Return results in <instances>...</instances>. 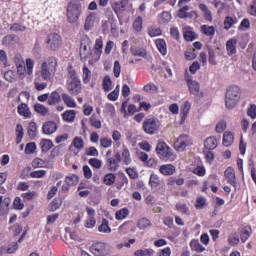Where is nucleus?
<instances>
[{"label":"nucleus","instance_id":"4c0bfd02","mask_svg":"<svg viewBox=\"0 0 256 256\" xmlns=\"http://www.w3.org/2000/svg\"><path fill=\"white\" fill-rule=\"evenodd\" d=\"M98 231L100 233H106V234L111 233V227L109 226V220L103 218L101 225L98 226Z\"/></svg>","mask_w":256,"mask_h":256},{"label":"nucleus","instance_id":"9d476101","mask_svg":"<svg viewBox=\"0 0 256 256\" xmlns=\"http://www.w3.org/2000/svg\"><path fill=\"white\" fill-rule=\"evenodd\" d=\"M67 90L70 92V95H79L81 93V80L79 78L67 80Z\"/></svg>","mask_w":256,"mask_h":256},{"label":"nucleus","instance_id":"f257e3e1","mask_svg":"<svg viewBox=\"0 0 256 256\" xmlns=\"http://www.w3.org/2000/svg\"><path fill=\"white\" fill-rule=\"evenodd\" d=\"M57 67H59V62L55 56H49L45 59L40 66V77L43 81H51L57 73Z\"/></svg>","mask_w":256,"mask_h":256},{"label":"nucleus","instance_id":"423d86ee","mask_svg":"<svg viewBox=\"0 0 256 256\" xmlns=\"http://www.w3.org/2000/svg\"><path fill=\"white\" fill-rule=\"evenodd\" d=\"M193 145V139L187 134H181L174 143L175 151L182 152Z\"/></svg>","mask_w":256,"mask_h":256},{"label":"nucleus","instance_id":"a878e982","mask_svg":"<svg viewBox=\"0 0 256 256\" xmlns=\"http://www.w3.org/2000/svg\"><path fill=\"white\" fill-rule=\"evenodd\" d=\"M189 245L191 251H194L195 253H203V251H205L203 244L197 239L191 240Z\"/></svg>","mask_w":256,"mask_h":256},{"label":"nucleus","instance_id":"1a4fd4ad","mask_svg":"<svg viewBox=\"0 0 256 256\" xmlns=\"http://www.w3.org/2000/svg\"><path fill=\"white\" fill-rule=\"evenodd\" d=\"M121 163V153L117 152L112 157L107 158L106 165L111 173H115V171L119 170Z\"/></svg>","mask_w":256,"mask_h":256},{"label":"nucleus","instance_id":"7c9ffc66","mask_svg":"<svg viewBox=\"0 0 256 256\" xmlns=\"http://www.w3.org/2000/svg\"><path fill=\"white\" fill-rule=\"evenodd\" d=\"M95 25V13H90L85 20L84 29L85 31H91Z\"/></svg>","mask_w":256,"mask_h":256},{"label":"nucleus","instance_id":"412c9836","mask_svg":"<svg viewBox=\"0 0 256 256\" xmlns=\"http://www.w3.org/2000/svg\"><path fill=\"white\" fill-rule=\"evenodd\" d=\"M217 145H219V143L214 136H210L204 141V149L208 151H214V149H217Z\"/></svg>","mask_w":256,"mask_h":256},{"label":"nucleus","instance_id":"4468645a","mask_svg":"<svg viewBox=\"0 0 256 256\" xmlns=\"http://www.w3.org/2000/svg\"><path fill=\"white\" fill-rule=\"evenodd\" d=\"M127 5H129V0H120L112 4V9L116 15H121L127 9Z\"/></svg>","mask_w":256,"mask_h":256},{"label":"nucleus","instance_id":"3c124183","mask_svg":"<svg viewBox=\"0 0 256 256\" xmlns=\"http://www.w3.org/2000/svg\"><path fill=\"white\" fill-rule=\"evenodd\" d=\"M122 159L124 165H131V153L129 152V149L124 148L122 151Z\"/></svg>","mask_w":256,"mask_h":256},{"label":"nucleus","instance_id":"4be33fe9","mask_svg":"<svg viewBox=\"0 0 256 256\" xmlns=\"http://www.w3.org/2000/svg\"><path fill=\"white\" fill-rule=\"evenodd\" d=\"M61 103V94L57 92V90L52 91L51 94H48V101L47 105L53 106V105H59Z\"/></svg>","mask_w":256,"mask_h":256},{"label":"nucleus","instance_id":"f8f14e48","mask_svg":"<svg viewBox=\"0 0 256 256\" xmlns=\"http://www.w3.org/2000/svg\"><path fill=\"white\" fill-rule=\"evenodd\" d=\"M185 81L187 83V87L192 95H199V91L201 89V86L199 85V82L194 81L191 79V77L186 76Z\"/></svg>","mask_w":256,"mask_h":256},{"label":"nucleus","instance_id":"a211bd4d","mask_svg":"<svg viewBox=\"0 0 256 256\" xmlns=\"http://www.w3.org/2000/svg\"><path fill=\"white\" fill-rule=\"evenodd\" d=\"M175 165L173 164H163L159 167V172L161 175H164V177H169L171 175H175Z\"/></svg>","mask_w":256,"mask_h":256},{"label":"nucleus","instance_id":"2f4dec72","mask_svg":"<svg viewBox=\"0 0 256 256\" xmlns=\"http://www.w3.org/2000/svg\"><path fill=\"white\" fill-rule=\"evenodd\" d=\"M130 53L133 57H147V50L144 48H139L137 46H132L130 48Z\"/></svg>","mask_w":256,"mask_h":256},{"label":"nucleus","instance_id":"338daca9","mask_svg":"<svg viewBox=\"0 0 256 256\" xmlns=\"http://www.w3.org/2000/svg\"><path fill=\"white\" fill-rule=\"evenodd\" d=\"M10 31H14V32L20 31L21 33H23L24 31H27V27L19 23H14L11 25Z\"/></svg>","mask_w":256,"mask_h":256},{"label":"nucleus","instance_id":"052dcab7","mask_svg":"<svg viewBox=\"0 0 256 256\" xmlns=\"http://www.w3.org/2000/svg\"><path fill=\"white\" fill-rule=\"evenodd\" d=\"M35 67V61L33 59H26V73L27 75H33V68Z\"/></svg>","mask_w":256,"mask_h":256},{"label":"nucleus","instance_id":"8fccbe9b","mask_svg":"<svg viewBox=\"0 0 256 256\" xmlns=\"http://www.w3.org/2000/svg\"><path fill=\"white\" fill-rule=\"evenodd\" d=\"M90 125L94 127V129H101V120L97 119V114H92L90 117Z\"/></svg>","mask_w":256,"mask_h":256},{"label":"nucleus","instance_id":"49530a36","mask_svg":"<svg viewBox=\"0 0 256 256\" xmlns=\"http://www.w3.org/2000/svg\"><path fill=\"white\" fill-rule=\"evenodd\" d=\"M149 185L152 188L159 187L161 185V179L157 174H151L149 179Z\"/></svg>","mask_w":256,"mask_h":256},{"label":"nucleus","instance_id":"680f3d73","mask_svg":"<svg viewBox=\"0 0 256 256\" xmlns=\"http://www.w3.org/2000/svg\"><path fill=\"white\" fill-rule=\"evenodd\" d=\"M72 145H74L75 149L81 150L84 147L83 138L76 136L73 139Z\"/></svg>","mask_w":256,"mask_h":256},{"label":"nucleus","instance_id":"ddd939ff","mask_svg":"<svg viewBox=\"0 0 256 256\" xmlns=\"http://www.w3.org/2000/svg\"><path fill=\"white\" fill-rule=\"evenodd\" d=\"M198 9L203 14L205 21H208V23H213V13L211 12L207 4L205 3L198 4Z\"/></svg>","mask_w":256,"mask_h":256},{"label":"nucleus","instance_id":"dca6fc26","mask_svg":"<svg viewBox=\"0 0 256 256\" xmlns=\"http://www.w3.org/2000/svg\"><path fill=\"white\" fill-rule=\"evenodd\" d=\"M224 175L227 179V183H229V185H232V187H236L237 177L235 176V169H233V167H228L225 170Z\"/></svg>","mask_w":256,"mask_h":256},{"label":"nucleus","instance_id":"cd10ccee","mask_svg":"<svg viewBox=\"0 0 256 256\" xmlns=\"http://www.w3.org/2000/svg\"><path fill=\"white\" fill-rule=\"evenodd\" d=\"M200 31L206 37H215V27L204 24L200 27Z\"/></svg>","mask_w":256,"mask_h":256},{"label":"nucleus","instance_id":"864d4df0","mask_svg":"<svg viewBox=\"0 0 256 256\" xmlns=\"http://www.w3.org/2000/svg\"><path fill=\"white\" fill-rule=\"evenodd\" d=\"M138 229H147V227H151V220L147 218H141L137 223Z\"/></svg>","mask_w":256,"mask_h":256},{"label":"nucleus","instance_id":"de8ad7c7","mask_svg":"<svg viewBox=\"0 0 256 256\" xmlns=\"http://www.w3.org/2000/svg\"><path fill=\"white\" fill-rule=\"evenodd\" d=\"M15 42V35L8 34L2 38V45L5 47H11L13 43Z\"/></svg>","mask_w":256,"mask_h":256},{"label":"nucleus","instance_id":"6e6552de","mask_svg":"<svg viewBox=\"0 0 256 256\" xmlns=\"http://www.w3.org/2000/svg\"><path fill=\"white\" fill-rule=\"evenodd\" d=\"M46 43L50 51H57L60 49L63 43V40L61 39V35L57 33H52L48 35Z\"/></svg>","mask_w":256,"mask_h":256},{"label":"nucleus","instance_id":"0e129e2a","mask_svg":"<svg viewBox=\"0 0 256 256\" xmlns=\"http://www.w3.org/2000/svg\"><path fill=\"white\" fill-rule=\"evenodd\" d=\"M212 5L215 9H218V13H223V9H225V2L221 0H213Z\"/></svg>","mask_w":256,"mask_h":256},{"label":"nucleus","instance_id":"72a5a7b5","mask_svg":"<svg viewBox=\"0 0 256 256\" xmlns=\"http://www.w3.org/2000/svg\"><path fill=\"white\" fill-rule=\"evenodd\" d=\"M177 16L179 17V19H189V17H193V15L189 13L188 5L181 6L180 9L178 10Z\"/></svg>","mask_w":256,"mask_h":256},{"label":"nucleus","instance_id":"37998d69","mask_svg":"<svg viewBox=\"0 0 256 256\" xmlns=\"http://www.w3.org/2000/svg\"><path fill=\"white\" fill-rule=\"evenodd\" d=\"M171 19H172L171 12L164 11L159 16V23H161L162 25H167V23H169Z\"/></svg>","mask_w":256,"mask_h":256},{"label":"nucleus","instance_id":"bf43d9fd","mask_svg":"<svg viewBox=\"0 0 256 256\" xmlns=\"http://www.w3.org/2000/svg\"><path fill=\"white\" fill-rule=\"evenodd\" d=\"M95 225H97V219H95V217H87L85 222H84V226L86 227V229H93V227H95Z\"/></svg>","mask_w":256,"mask_h":256},{"label":"nucleus","instance_id":"09e8293b","mask_svg":"<svg viewBox=\"0 0 256 256\" xmlns=\"http://www.w3.org/2000/svg\"><path fill=\"white\" fill-rule=\"evenodd\" d=\"M228 245L231 247H235L240 242L239 235L237 232H234L228 236Z\"/></svg>","mask_w":256,"mask_h":256},{"label":"nucleus","instance_id":"13d9d810","mask_svg":"<svg viewBox=\"0 0 256 256\" xmlns=\"http://www.w3.org/2000/svg\"><path fill=\"white\" fill-rule=\"evenodd\" d=\"M175 207H176V211H178L179 213H182V215L189 214V207L187 206V204L177 203Z\"/></svg>","mask_w":256,"mask_h":256},{"label":"nucleus","instance_id":"f3484780","mask_svg":"<svg viewBox=\"0 0 256 256\" xmlns=\"http://www.w3.org/2000/svg\"><path fill=\"white\" fill-rule=\"evenodd\" d=\"M57 131V123L54 121H47L42 126V133L44 135H53Z\"/></svg>","mask_w":256,"mask_h":256},{"label":"nucleus","instance_id":"603ef678","mask_svg":"<svg viewBox=\"0 0 256 256\" xmlns=\"http://www.w3.org/2000/svg\"><path fill=\"white\" fill-rule=\"evenodd\" d=\"M183 37L185 41H195V39H197V33L193 30H186L184 31Z\"/></svg>","mask_w":256,"mask_h":256},{"label":"nucleus","instance_id":"aec40b11","mask_svg":"<svg viewBox=\"0 0 256 256\" xmlns=\"http://www.w3.org/2000/svg\"><path fill=\"white\" fill-rule=\"evenodd\" d=\"M189 111H191V103H189V101H185L180 109V117L182 123H185V121H187Z\"/></svg>","mask_w":256,"mask_h":256},{"label":"nucleus","instance_id":"c9c22d12","mask_svg":"<svg viewBox=\"0 0 256 256\" xmlns=\"http://www.w3.org/2000/svg\"><path fill=\"white\" fill-rule=\"evenodd\" d=\"M27 134L30 139H35V137H37V123L30 122L28 124Z\"/></svg>","mask_w":256,"mask_h":256},{"label":"nucleus","instance_id":"774afa93","mask_svg":"<svg viewBox=\"0 0 256 256\" xmlns=\"http://www.w3.org/2000/svg\"><path fill=\"white\" fill-rule=\"evenodd\" d=\"M247 13L252 17H256V0H252L251 4L247 8Z\"/></svg>","mask_w":256,"mask_h":256},{"label":"nucleus","instance_id":"2eb2a0df","mask_svg":"<svg viewBox=\"0 0 256 256\" xmlns=\"http://www.w3.org/2000/svg\"><path fill=\"white\" fill-rule=\"evenodd\" d=\"M226 51L229 57H233L237 53V38H230L226 42Z\"/></svg>","mask_w":256,"mask_h":256},{"label":"nucleus","instance_id":"39448f33","mask_svg":"<svg viewBox=\"0 0 256 256\" xmlns=\"http://www.w3.org/2000/svg\"><path fill=\"white\" fill-rule=\"evenodd\" d=\"M143 131L144 133H147V135H155L156 133H159V121L157 118H147L143 122Z\"/></svg>","mask_w":256,"mask_h":256},{"label":"nucleus","instance_id":"7ed1b4c3","mask_svg":"<svg viewBox=\"0 0 256 256\" xmlns=\"http://www.w3.org/2000/svg\"><path fill=\"white\" fill-rule=\"evenodd\" d=\"M81 13H83V9L81 7V3L69 2L66 10V17L68 23L71 25H75V23H79V17H81Z\"/></svg>","mask_w":256,"mask_h":256},{"label":"nucleus","instance_id":"0eeeda50","mask_svg":"<svg viewBox=\"0 0 256 256\" xmlns=\"http://www.w3.org/2000/svg\"><path fill=\"white\" fill-rule=\"evenodd\" d=\"M90 253L94 256H107L109 255V249H107V243L95 242L89 248Z\"/></svg>","mask_w":256,"mask_h":256},{"label":"nucleus","instance_id":"69168bd1","mask_svg":"<svg viewBox=\"0 0 256 256\" xmlns=\"http://www.w3.org/2000/svg\"><path fill=\"white\" fill-rule=\"evenodd\" d=\"M162 31L159 27H150L148 29V35L149 37H159L161 35Z\"/></svg>","mask_w":256,"mask_h":256},{"label":"nucleus","instance_id":"5701e85b","mask_svg":"<svg viewBox=\"0 0 256 256\" xmlns=\"http://www.w3.org/2000/svg\"><path fill=\"white\" fill-rule=\"evenodd\" d=\"M234 141H235V136L233 135V132L231 131L224 132L223 139H222V145H224V147H231Z\"/></svg>","mask_w":256,"mask_h":256},{"label":"nucleus","instance_id":"79ce46f5","mask_svg":"<svg viewBox=\"0 0 256 256\" xmlns=\"http://www.w3.org/2000/svg\"><path fill=\"white\" fill-rule=\"evenodd\" d=\"M62 100L64 101L66 106H68L72 109H75V107H77L75 100L71 96H69V94H63Z\"/></svg>","mask_w":256,"mask_h":256},{"label":"nucleus","instance_id":"a18cd8bd","mask_svg":"<svg viewBox=\"0 0 256 256\" xmlns=\"http://www.w3.org/2000/svg\"><path fill=\"white\" fill-rule=\"evenodd\" d=\"M134 255L135 256H153L155 255V250L151 248L140 249V250H136L134 252Z\"/></svg>","mask_w":256,"mask_h":256},{"label":"nucleus","instance_id":"4d7b16f0","mask_svg":"<svg viewBox=\"0 0 256 256\" xmlns=\"http://www.w3.org/2000/svg\"><path fill=\"white\" fill-rule=\"evenodd\" d=\"M204 158L206 159V163H209L210 165L213 163L215 160V154L211 152V150L205 149L203 151Z\"/></svg>","mask_w":256,"mask_h":256},{"label":"nucleus","instance_id":"20e7f679","mask_svg":"<svg viewBox=\"0 0 256 256\" xmlns=\"http://www.w3.org/2000/svg\"><path fill=\"white\" fill-rule=\"evenodd\" d=\"M156 153L162 161L173 162L177 159V155L173 153V149L165 142H159L156 146Z\"/></svg>","mask_w":256,"mask_h":256},{"label":"nucleus","instance_id":"b1692460","mask_svg":"<svg viewBox=\"0 0 256 256\" xmlns=\"http://www.w3.org/2000/svg\"><path fill=\"white\" fill-rule=\"evenodd\" d=\"M132 29L136 35L143 31V17L138 16L134 19L132 23Z\"/></svg>","mask_w":256,"mask_h":256},{"label":"nucleus","instance_id":"6e6d98bb","mask_svg":"<svg viewBox=\"0 0 256 256\" xmlns=\"http://www.w3.org/2000/svg\"><path fill=\"white\" fill-rule=\"evenodd\" d=\"M63 205V200L61 198H55L51 203H50V211L54 212L59 209Z\"/></svg>","mask_w":256,"mask_h":256},{"label":"nucleus","instance_id":"c756f323","mask_svg":"<svg viewBox=\"0 0 256 256\" xmlns=\"http://www.w3.org/2000/svg\"><path fill=\"white\" fill-rule=\"evenodd\" d=\"M34 111L35 113H38V115H41L42 117H47V115H49V108H47L43 104H39V103L34 104Z\"/></svg>","mask_w":256,"mask_h":256},{"label":"nucleus","instance_id":"58836bf2","mask_svg":"<svg viewBox=\"0 0 256 256\" xmlns=\"http://www.w3.org/2000/svg\"><path fill=\"white\" fill-rule=\"evenodd\" d=\"M128 216H129V208H122L116 212L115 219L117 221H123V219H127Z\"/></svg>","mask_w":256,"mask_h":256},{"label":"nucleus","instance_id":"5fc2aeb1","mask_svg":"<svg viewBox=\"0 0 256 256\" xmlns=\"http://www.w3.org/2000/svg\"><path fill=\"white\" fill-rule=\"evenodd\" d=\"M83 83L87 84L91 81V70H89V68L87 66H83Z\"/></svg>","mask_w":256,"mask_h":256},{"label":"nucleus","instance_id":"e2e57ef3","mask_svg":"<svg viewBox=\"0 0 256 256\" xmlns=\"http://www.w3.org/2000/svg\"><path fill=\"white\" fill-rule=\"evenodd\" d=\"M88 163L91 167H94V169H101L103 165V162L97 158H90Z\"/></svg>","mask_w":256,"mask_h":256},{"label":"nucleus","instance_id":"bb28decb","mask_svg":"<svg viewBox=\"0 0 256 256\" xmlns=\"http://www.w3.org/2000/svg\"><path fill=\"white\" fill-rule=\"evenodd\" d=\"M155 45L159 53H161V55L163 56L167 55V42H165V39H161V38L156 39Z\"/></svg>","mask_w":256,"mask_h":256},{"label":"nucleus","instance_id":"9b49d317","mask_svg":"<svg viewBox=\"0 0 256 256\" xmlns=\"http://www.w3.org/2000/svg\"><path fill=\"white\" fill-rule=\"evenodd\" d=\"M65 183H66V185L62 186V191L64 193H67V191H69V189L71 187H73V185H77V183H79V176H77L75 174H70V175L66 176Z\"/></svg>","mask_w":256,"mask_h":256},{"label":"nucleus","instance_id":"6ab92c4d","mask_svg":"<svg viewBox=\"0 0 256 256\" xmlns=\"http://www.w3.org/2000/svg\"><path fill=\"white\" fill-rule=\"evenodd\" d=\"M17 113L18 115H20V117H24L25 119H31V109L26 103H21L17 106Z\"/></svg>","mask_w":256,"mask_h":256},{"label":"nucleus","instance_id":"e433bc0d","mask_svg":"<svg viewBox=\"0 0 256 256\" xmlns=\"http://www.w3.org/2000/svg\"><path fill=\"white\" fill-rule=\"evenodd\" d=\"M103 90L107 93L113 89V81L109 75L104 76L102 81Z\"/></svg>","mask_w":256,"mask_h":256},{"label":"nucleus","instance_id":"ea45409f","mask_svg":"<svg viewBox=\"0 0 256 256\" xmlns=\"http://www.w3.org/2000/svg\"><path fill=\"white\" fill-rule=\"evenodd\" d=\"M75 117V110H67L62 114V118L68 123H73V121H75Z\"/></svg>","mask_w":256,"mask_h":256},{"label":"nucleus","instance_id":"a19ab883","mask_svg":"<svg viewBox=\"0 0 256 256\" xmlns=\"http://www.w3.org/2000/svg\"><path fill=\"white\" fill-rule=\"evenodd\" d=\"M25 132L23 131V125L17 124L16 125V144L19 145L23 141V137Z\"/></svg>","mask_w":256,"mask_h":256},{"label":"nucleus","instance_id":"f03ea898","mask_svg":"<svg viewBox=\"0 0 256 256\" xmlns=\"http://www.w3.org/2000/svg\"><path fill=\"white\" fill-rule=\"evenodd\" d=\"M241 101V88L238 86H229L225 94V106L227 109H235Z\"/></svg>","mask_w":256,"mask_h":256},{"label":"nucleus","instance_id":"c03bdc74","mask_svg":"<svg viewBox=\"0 0 256 256\" xmlns=\"http://www.w3.org/2000/svg\"><path fill=\"white\" fill-rule=\"evenodd\" d=\"M117 177L113 173H108L103 178L104 185H107L108 187H111L116 181Z\"/></svg>","mask_w":256,"mask_h":256},{"label":"nucleus","instance_id":"393cba45","mask_svg":"<svg viewBox=\"0 0 256 256\" xmlns=\"http://www.w3.org/2000/svg\"><path fill=\"white\" fill-rule=\"evenodd\" d=\"M251 233H253V229H251V226H244L240 231V239L242 243H246L249 240V237H251Z\"/></svg>","mask_w":256,"mask_h":256},{"label":"nucleus","instance_id":"473e14b6","mask_svg":"<svg viewBox=\"0 0 256 256\" xmlns=\"http://www.w3.org/2000/svg\"><path fill=\"white\" fill-rule=\"evenodd\" d=\"M94 53L95 55H98V57L103 55V37H99L95 40Z\"/></svg>","mask_w":256,"mask_h":256},{"label":"nucleus","instance_id":"f704fd0d","mask_svg":"<svg viewBox=\"0 0 256 256\" xmlns=\"http://www.w3.org/2000/svg\"><path fill=\"white\" fill-rule=\"evenodd\" d=\"M40 148L42 153H48L50 149H53V141L49 139H43L40 141Z\"/></svg>","mask_w":256,"mask_h":256},{"label":"nucleus","instance_id":"c85d7f7f","mask_svg":"<svg viewBox=\"0 0 256 256\" xmlns=\"http://www.w3.org/2000/svg\"><path fill=\"white\" fill-rule=\"evenodd\" d=\"M237 23H239L237 17L226 16L224 19V29L229 31V29H232L233 25H237Z\"/></svg>","mask_w":256,"mask_h":256}]
</instances>
